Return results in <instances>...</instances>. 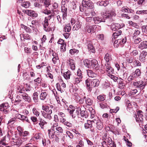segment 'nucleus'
<instances>
[{
	"mask_svg": "<svg viewBox=\"0 0 147 147\" xmlns=\"http://www.w3.org/2000/svg\"><path fill=\"white\" fill-rule=\"evenodd\" d=\"M97 98L98 100L100 101H103L105 100V96L104 95L100 94L97 96Z\"/></svg>",
	"mask_w": 147,
	"mask_h": 147,
	"instance_id": "nucleus-48",
	"label": "nucleus"
},
{
	"mask_svg": "<svg viewBox=\"0 0 147 147\" xmlns=\"http://www.w3.org/2000/svg\"><path fill=\"white\" fill-rule=\"evenodd\" d=\"M67 63L72 70H74L75 69L76 66L74 60L69 58L67 61Z\"/></svg>",
	"mask_w": 147,
	"mask_h": 147,
	"instance_id": "nucleus-14",
	"label": "nucleus"
},
{
	"mask_svg": "<svg viewBox=\"0 0 147 147\" xmlns=\"http://www.w3.org/2000/svg\"><path fill=\"white\" fill-rule=\"evenodd\" d=\"M30 4L29 1H25L21 4V5L25 8H27L30 6Z\"/></svg>",
	"mask_w": 147,
	"mask_h": 147,
	"instance_id": "nucleus-42",
	"label": "nucleus"
},
{
	"mask_svg": "<svg viewBox=\"0 0 147 147\" xmlns=\"http://www.w3.org/2000/svg\"><path fill=\"white\" fill-rule=\"evenodd\" d=\"M128 24H129L130 25L134 27L135 28H137L138 26V25L136 23L133 22L131 21H129L128 22Z\"/></svg>",
	"mask_w": 147,
	"mask_h": 147,
	"instance_id": "nucleus-57",
	"label": "nucleus"
},
{
	"mask_svg": "<svg viewBox=\"0 0 147 147\" xmlns=\"http://www.w3.org/2000/svg\"><path fill=\"white\" fill-rule=\"evenodd\" d=\"M21 96L23 100L26 101H27L29 102H30L31 101V99L30 96H29L28 94L25 92L21 95Z\"/></svg>",
	"mask_w": 147,
	"mask_h": 147,
	"instance_id": "nucleus-18",
	"label": "nucleus"
},
{
	"mask_svg": "<svg viewBox=\"0 0 147 147\" xmlns=\"http://www.w3.org/2000/svg\"><path fill=\"white\" fill-rule=\"evenodd\" d=\"M66 44H65L63 45L59 46L60 47V51L61 52H64L66 50Z\"/></svg>",
	"mask_w": 147,
	"mask_h": 147,
	"instance_id": "nucleus-50",
	"label": "nucleus"
},
{
	"mask_svg": "<svg viewBox=\"0 0 147 147\" xmlns=\"http://www.w3.org/2000/svg\"><path fill=\"white\" fill-rule=\"evenodd\" d=\"M0 107H3L4 109H7L9 107V105L7 103H3L0 105Z\"/></svg>",
	"mask_w": 147,
	"mask_h": 147,
	"instance_id": "nucleus-52",
	"label": "nucleus"
},
{
	"mask_svg": "<svg viewBox=\"0 0 147 147\" xmlns=\"http://www.w3.org/2000/svg\"><path fill=\"white\" fill-rule=\"evenodd\" d=\"M102 18L99 16L94 17L93 18V20L95 24H98L102 22Z\"/></svg>",
	"mask_w": 147,
	"mask_h": 147,
	"instance_id": "nucleus-25",
	"label": "nucleus"
},
{
	"mask_svg": "<svg viewBox=\"0 0 147 147\" xmlns=\"http://www.w3.org/2000/svg\"><path fill=\"white\" fill-rule=\"evenodd\" d=\"M116 31L113 33L112 35V42H113V38L115 39L117 38L118 36L121 35L122 32L121 30H115Z\"/></svg>",
	"mask_w": 147,
	"mask_h": 147,
	"instance_id": "nucleus-20",
	"label": "nucleus"
},
{
	"mask_svg": "<svg viewBox=\"0 0 147 147\" xmlns=\"http://www.w3.org/2000/svg\"><path fill=\"white\" fill-rule=\"evenodd\" d=\"M77 75L80 78H83V76L80 69H79L77 72Z\"/></svg>",
	"mask_w": 147,
	"mask_h": 147,
	"instance_id": "nucleus-60",
	"label": "nucleus"
},
{
	"mask_svg": "<svg viewBox=\"0 0 147 147\" xmlns=\"http://www.w3.org/2000/svg\"><path fill=\"white\" fill-rule=\"evenodd\" d=\"M61 12L63 13V18L64 20L66 19L67 15V8L64 5L61 6Z\"/></svg>",
	"mask_w": 147,
	"mask_h": 147,
	"instance_id": "nucleus-15",
	"label": "nucleus"
},
{
	"mask_svg": "<svg viewBox=\"0 0 147 147\" xmlns=\"http://www.w3.org/2000/svg\"><path fill=\"white\" fill-rule=\"evenodd\" d=\"M138 48L141 50L147 48V41H144L141 42Z\"/></svg>",
	"mask_w": 147,
	"mask_h": 147,
	"instance_id": "nucleus-21",
	"label": "nucleus"
},
{
	"mask_svg": "<svg viewBox=\"0 0 147 147\" xmlns=\"http://www.w3.org/2000/svg\"><path fill=\"white\" fill-rule=\"evenodd\" d=\"M141 62L137 59H135L133 62V65L135 67L141 66Z\"/></svg>",
	"mask_w": 147,
	"mask_h": 147,
	"instance_id": "nucleus-40",
	"label": "nucleus"
},
{
	"mask_svg": "<svg viewBox=\"0 0 147 147\" xmlns=\"http://www.w3.org/2000/svg\"><path fill=\"white\" fill-rule=\"evenodd\" d=\"M39 125L42 129H44V126L47 124V123L44 119L39 117Z\"/></svg>",
	"mask_w": 147,
	"mask_h": 147,
	"instance_id": "nucleus-19",
	"label": "nucleus"
},
{
	"mask_svg": "<svg viewBox=\"0 0 147 147\" xmlns=\"http://www.w3.org/2000/svg\"><path fill=\"white\" fill-rule=\"evenodd\" d=\"M132 74L137 79L139 77L140 78V76H141L142 74L141 71L139 69L137 68Z\"/></svg>",
	"mask_w": 147,
	"mask_h": 147,
	"instance_id": "nucleus-17",
	"label": "nucleus"
},
{
	"mask_svg": "<svg viewBox=\"0 0 147 147\" xmlns=\"http://www.w3.org/2000/svg\"><path fill=\"white\" fill-rule=\"evenodd\" d=\"M24 87L22 86H20L17 87V93L20 95H22L25 92Z\"/></svg>",
	"mask_w": 147,
	"mask_h": 147,
	"instance_id": "nucleus-16",
	"label": "nucleus"
},
{
	"mask_svg": "<svg viewBox=\"0 0 147 147\" xmlns=\"http://www.w3.org/2000/svg\"><path fill=\"white\" fill-rule=\"evenodd\" d=\"M52 61L54 64H57L58 63L59 61L58 56L56 57H53Z\"/></svg>",
	"mask_w": 147,
	"mask_h": 147,
	"instance_id": "nucleus-51",
	"label": "nucleus"
},
{
	"mask_svg": "<svg viewBox=\"0 0 147 147\" xmlns=\"http://www.w3.org/2000/svg\"><path fill=\"white\" fill-rule=\"evenodd\" d=\"M81 110V109L80 108H77L76 110L67 109V111L69 114L74 118L79 117V116Z\"/></svg>",
	"mask_w": 147,
	"mask_h": 147,
	"instance_id": "nucleus-3",
	"label": "nucleus"
},
{
	"mask_svg": "<svg viewBox=\"0 0 147 147\" xmlns=\"http://www.w3.org/2000/svg\"><path fill=\"white\" fill-rule=\"evenodd\" d=\"M104 59L107 63L111 61L112 59L111 55L108 53L105 55Z\"/></svg>",
	"mask_w": 147,
	"mask_h": 147,
	"instance_id": "nucleus-33",
	"label": "nucleus"
},
{
	"mask_svg": "<svg viewBox=\"0 0 147 147\" xmlns=\"http://www.w3.org/2000/svg\"><path fill=\"white\" fill-rule=\"evenodd\" d=\"M21 27L23 29H24L27 32L30 33L31 32V30L28 27L25 26L24 24L21 25Z\"/></svg>",
	"mask_w": 147,
	"mask_h": 147,
	"instance_id": "nucleus-39",
	"label": "nucleus"
},
{
	"mask_svg": "<svg viewBox=\"0 0 147 147\" xmlns=\"http://www.w3.org/2000/svg\"><path fill=\"white\" fill-rule=\"evenodd\" d=\"M84 98L85 99L86 103L88 105L90 106L92 105L93 101L91 98L86 96H84Z\"/></svg>",
	"mask_w": 147,
	"mask_h": 147,
	"instance_id": "nucleus-28",
	"label": "nucleus"
},
{
	"mask_svg": "<svg viewBox=\"0 0 147 147\" xmlns=\"http://www.w3.org/2000/svg\"><path fill=\"white\" fill-rule=\"evenodd\" d=\"M84 64L86 67L90 68L91 61L88 59H85L83 61Z\"/></svg>",
	"mask_w": 147,
	"mask_h": 147,
	"instance_id": "nucleus-37",
	"label": "nucleus"
},
{
	"mask_svg": "<svg viewBox=\"0 0 147 147\" xmlns=\"http://www.w3.org/2000/svg\"><path fill=\"white\" fill-rule=\"evenodd\" d=\"M99 68V64L97 61L95 59H93L91 61L90 68L93 69L97 70Z\"/></svg>",
	"mask_w": 147,
	"mask_h": 147,
	"instance_id": "nucleus-9",
	"label": "nucleus"
},
{
	"mask_svg": "<svg viewBox=\"0 0 147 147\" xmlns=\"http://www.w3.org/2000/svg\"><path fill=\"white\" fill-rule=\"evenodd\" d=\"M24 12L27 14L28 16L36 18L38 16V14L35 11L29 10H24Z\"/></svg>",
	"mask_w": 147,
	"mask_h": 147,
	"instance_id": "nucleus-13",
	"label": "nucleus"
},
{
	"mask_svg": "<svg viewBox=\"0 0 147 147\" xmlns=\"http://www.w3.org/2000/svg\"><path fill=\"white\" fill-rule=\"evenodd\" d=\"M139 60L142 63L145 62L147 60V52L143 51L140 53L139 56Z\"/></svg>",
	"mask_w": 147,
	"mask_h": 147,
	"instance_id": "nucleus-5",
	"label": "nucleus"
},
{
	"mask_svg": "<svg viewBox=\"0 0 147 147\" xmlns=\"http://www.w3.org/2000/svg\"><path fill=\"white\" fill-rule=\"evenodd\" d=\"M135 59L134 57H131L129 58H127L126 59L127 61L129 63H133Z\"/></svg>",
	"mask_w": 147,
	"mask_h": 147,
	"instance_id": "nucleus-55",
	"label": "nucleus"
},
{
	"mask_svg": "<svg viewBox=\"0 0 147 147\" xmlns=\"http://www.w3.org/2000/svg\"><path fill=\"white\" fill-rule=\"evenodd\" d=\"M22 140H21L20 139H18L16 140L15 141H13V142L14 143L12 142V144H13L14 145H16L19 147L22 144Z\"/></svg>",
	"mask_w": 147,
	"mask_h": 147,
	"instance_id": "nucleus-32",
	"label": "nucleus"
},
{
	"mask_svg": "<svg viewBox=\"0 0 147 147\" xmlns=\"http://www.w3.org/2000/svg\"><path fill=\"white\" fill-rule=\"evenodd\" d=\"M32 111L34 114L37 117H38L39 115V112L37 111L35 108H33V109Z\"/></svg>",
	"mask_w": 147,
	"mask_h": 147,
	"instance_id": "nucleus-54",
	"label": "nucleus"
},
{
	"mask_svg": "<svg viewBox=\"0 0 147 147\" xmlns=\"http://www.w3.org/2000/svg\"><path fill=\"white\" fill-rule=\"evenodd\" d=\"M86 80H90L89 81L90 85H91L93 87L98 86L100 84V81L98 79H94L92 80H91L88 78Z\"/></svg>",
	"mask_w": 147,
	"mask_h": 147,
	"instance_id": "nucleus-11",
	"label": "nucleus"
},
{
	"mask_svg": "<svg viewBox=\"0 0 147 147\" xmlns=\"http://www.w3.org/2000/svg\"><path fill=\"white\" fill-rule=\"evenodd\" d=\"M34 138L35 139L38 140H40L42 139V138L41 136L40 135V134L39 133H37L34 136Z\"/></svg>",
	"mask_w": 147,
	"mask_h": 147,
	"instance_id": "nucleus-58",
	"label": "nucleus"
},
{
	"mask_svg": "<svg viewBox=\"0 0 147 147\" xmlns=\"http://www.w3.org/2000/svg\"><path fill=\"white\" fill-rule=\"evenodd\" d=\"M82 26V23H81L79 20L76 21V24L74 26L73 29L74 30H77L80 28Z\"/></svg>",
	"mask_w": 147,
	"mask_h": 147,
	"instance_id": "nucleus-30",
	"label": "nucleus"
},
{
	"mask_svg": "<svg viewBox=\"0 0 147 147\" xmlns=\"http://www.w3.org/2000/svg\"><path fill=\"white\" fill-rule=\"evenodd\" d=\"M55 13H52L51 15H50L47 17H46L45 18L44 22L43 24V29L46 31L49 32L50 30H52L51 27V24L49 25L48 22V20H49L52 17L54 16Z\"/></svg>",
	"mask_w": 147,
	"mask_h": 147,
	"instance_id": "nucleus-1",
	"label": "nucleus"
},
{
	"mask_svg": "<svg viewBox=\"0 0 147 147\" xmlns=\"http://www.w3.org/2000/svg\"><path fill=\"white\" fill-rule=\"evenodd\" d=\"M126 106L127 107V110L128 111L131 112L133 111L132 106L130 103H127Z\"/></svg>",
	"mask_w": 147,
	"mask_h": 147,
	"instance_id": "nucleus-44",
	"label": "nucleus"
},
{
	"mask_svg": "<svg viewBox=\"0 0 147 147\" xmlns=\"http://www.w3.org/2000/svg\"><path fill=\"white\" fill-rule=\"evenodd\" d=\"M136 13L138 14H147V10L138 11H137Z\"/></svg>",
	"mask_w": 147,
	"mask_h": 147,
	"instance_id": "nucleus-62",
	"label": "nucleus"
},
{
	"mask_svg": "<svg viewBox=\"0 0 147 147\" xmlns=\"http://www.w3.org/2000/svg\"><path fill=\"white\" fill-rule=\"evenodd\" d=\"M109 131L115 134H116L117 132V131L115 130V127L113 125H110V130Z\"/></svg>",
	"mask_w": 147,
	"mask_h": 147,
	"instance_id": "nucleus-47",
	"label": "nucleus"
},
{
	"mask_svg": "<svg viewBox=\"0 0 147 147\" xmlns=\"http://www.w3.org/2000/svg\"><path fill=\"white\" fill-rule=\"evenodd\" d=\"M133 85L136 88H139L140 90H142L145 88L146 84V82H144L142 80H136L133 82Z\"/></svg>",
	"mask_w": 147,
	"mask_h": 147,
	"instance_id": "nucleus-2",
	"label": "nucleus"
},
{
	"mask_svg": "<svg viewBox=\"0 0 147 147\" xmlns=\"http://www.w3.org/2000/svg\"><path fill=\"white\" fill-rule=\"evenodd\" d=\"M92 122H93L92 121L88 120L87 123L84 124V127L86 129L90 128L92 127Z\"/></svg>",
	"mask_w": 147,
	"mask_h": 147,
	"instance_id": "nucleus-24",
	"label": "nucleus"
},
{
	"mask_svg": "<svg viewBox=\"0 0 147 147\" xmlns=\"http://www.w3.org/2000/svg\"><path fill=\"white\" fill-rule=\"evenodd\" d=\"M96 27L94 25L90 26L87 24L86 27V30L87 32L90 33H92L95 32V28Z\"/></svg>",
	"mask_w": 147,
	"mask_h": 147,
	"instance_id": "nucleus-10",
	"label": "nucleus"
},
{
	"mask_svg": "<svg viewBox=\"0 0 147 147\" xmlns=\"http://www.w3.org/2000/svg\"><path fill=\"white\" fill-rule=\"evenodd\" d=\"M71 75V72L70 71L68 70L67 72L64 73L63 76L65 79L68 80L70 79Z\"/></svg>",
	"mask_w": 147,
	"mask_h": 147,
	"instance_id": "nucleus-35",
	"label": "nucleus"
},
{
	"mask_svg": "<svg viewBox=\"0 0 147 147\" xmlns=\"http://www.w3.org/2000/svg\"><path fill=\"white\" fill-rule=\"evenodd\" d=\"M65 32H69L71 29V27L70 24H67L65 27Z\"/></svg>",
	"mask_w": 147,
	"mask_h": 147,
	"instance_id": "nucleus-43",
	"label": "nucleus"
},
{
	"mask_svg": "<svg viewBox=\"0 0 147 147\" xmlns=\"http://www.w3.org/2000/svg\"><path fill=\"white\" fill-rule=\"evenodd\" d=\"M121 39H117L116 40H115L114 43V46L115 47H117L119 46H121Z\"/></svg>",
	"mask_w": 147,
	"mask_h": 147,
	"instance_id": "nucleus-34",
	"label": "nucleus"
},
{
	"mask_svg": "<svg viewBox=\"0 0 147 147\" xmlns=\"http://www.w3.org/2000/svg\"><path fill=\"white\" fill-rule=\"evenodd\" d=\"M88 48L89 51L92 53H94L95 52V49L93 45L91 42H90L88 45Z\"/></svg>",
	"mask_w": 147,
	"mask_h": 147,
	"instance_id": "nucleus-23",
	"label": "nucleus"
},
{
	"mask_svg": "<svg viewBox=\"0 0 147 147\" xmlns=\"http://www.w3.org/2000/svg\"><path fill=\"white\" fill-rule=\"evenodd\" d=\"M137 115L136 114L134 116L136 119V121L138 123H142L143 121V115L142 114V112L141 110L137 111Z\"/></svg>",
	"mask_w": 147,
	"mask_h": 147,
	"instance_id": "nucleus-6",
	"label": "nucleus"
},
{
	"mask_svg": "<svg viewBox=\"0 0 147 147\" xmlns=\"http://www.w3.org/2000/svg\"><path fill=\"white\" fill-rule=\"evenodd\" d=\"M125 25L123 23L119 24L113 23L111 26V29L112 30L115 31L122 28Z\"/></svg>",
	"mask_w": 147,
	"mask_h": 147,
	"instance_id": "nucleus-8",
	"label": "nucleus"
},
{
	"mask_svg": "<svg viewBox=\"0 0 147 147\" xmlns=\"http://www.w3.org/2000/svg\"><path fill=\"white\" fill-rule=\"evenodd\" d=\"M54 131L51 129L48 130L49 136L50 139H53L54 137V134L56 132H55Z\"/></svg>",
	"mask_w": 147,
	"mask_h": 147,
	"instance_id": "nucleus-31",
	"label": "nucleus"
},
{
	"mask_svg": "<svg viewBox=\"0 0 147 147\" xmlns=\"http://www.w3.org/2000/svg\"><path fill=\"white\" fill-rule=\"evenodd\" d=\"M77 143L78 145L76 146V147H84V142L82 138L79 140Z\"/></svg>",
	"mask_w": 147,
	"mask_h": 147,
	"instance_id": "nucleus-36",
	"label": "nucleus"
},
{
	"mask_svg": "<svg viewBox=\"0 0 147 147\" xmlns=\"http://www.w3.org/2000/svg\"><path fill=\"white\" fill-rule=\"evenodd\" d=\"M51 1L50 0H45L44 4L45 5L46 7H48L51 4Z\"/></svg>",
	"mask_w": 147,
	"mask_h": 147,
	"instance_id": "nucleus-56",
	"label": "nucleus"
},
{
	"mask_svg": "<svg viewBox=\"0 0 147 147\" xmlns=\"http://www.w3.org/2000/svg\"><path fill=\"white\" fill-rule=\"evenodd\" d=\"M30 119L33 122L34 124H36L38 123V119L36 117L32 116L31 117Z\"/></svg>",
	"mask_w": 147,
	"mask_h": 147,
	"instance_id": "nucleus-49",
	"label": "nucleus"
},
{
	"mask_svg": "<svg viewBox=\"0 0 147 147\" xmlns=\"http://www.w3.org/2000/svg\"><path fill=\"white\" fill-rule=\"evenodd\" d=\"M106 141L107 142V143H108V145H110L113 144V141L111 138L109 137H108Z\"/></svg>",
	"mask_w": 147,
	"mask_h": 147,
	"instance_id": "nucleus-59",
	"label": "nucleus"
},
{
	"mask_svg": "<svg viewBox=\"0 0 147 147\" xmlns=\"http://www.w3.org/2000/svg\"><path fill=\"white\" fill-rule=\"evenodd\" d=\"M47 95V93L46 92H42L39 96L40 99L42 100H45L46 98Z\"/></svg>",
	"mask_w": 147,
	"mask_h": 147,
	"instance_id": "nucleus-29",
	"label": "nucleus"
},
{
	"mask_svg": "<svg viewBox=\"0 0 147 147\" xmlns=\"http://www.w3.org/2000/svg\"><path fill=\"white\" fill-rule=\"evenodd\" d=\"M137 80L136 78L135 77V76H134L132 74H131L127 78V80L129 82L133 80Z\"/></svg>",
	"mask_w": 147,
	"mask_h": 147,
	"instance_id": "nucleus-46",
	"label": "nucleus"
},
{
	"mask_svg": "<svg viewBox=\"0 0 147 147\" xmlns=\"http://www.w3.org/2000/svg\"><path fill=\"white\" fill-rule=\"evenodd\" d=\"M113 73H109L107 74V75L110 78L112 79L115 82H116L117 81V80H118V77H116V76H115L113 75L112 74Z\"/></svg>",
	"mask_w": 147,
	"mask_h": 147,
	"instance_id": "nucleus-41",
	"label": "nucleus"
},
{
	"mask_svg": "<svg viewBox=\"0 0 147 147\" xmlns=\"http://www.w3.org/2000/svg\"><path fill=\"white\" fill-rule=\"evenodd\" d=\"M57 43L59 45V46L66 44V43L64 42V40L63 39H59V40L57 42Z\"/></svg>",
	"mask_w": 147,
	"mask_h": 147,
	"instance_id": "nucleus-61",
	"label": "nucleus"
},
{
	"mask_svg": "<svg viewBox=\"0 0 147 147\" xmlns=\"http://www.w3.org/2000/svg\"><path fill=\"white\" fill-rule=\"evenodd\" d=\"M89 81L90 80H86L85 81V83L88 91L91 92L92 91V87H90L91 85H90V83Z\"/></svg>",
	"mask_w": 147,
	"mask_h": 147,
	"instance_id": "nucleus-38",
	"label": "nucleus"
},
{
	"mask_svg": "<svg viewBox=\"0 0 147 147\" xmlns=\"http://www.w3.org/2000/svg\"><path fill=\"white\" fill-rule=\"evenodd\" d=\"M92 121L94 123H96V127L99 130H101L103 127V124L101 121L97 117H95Z\"/></svg>",
	"mask_w": 147,
	"mask_h": 147,
	"instance_id": "nucleus-4",
	"label": "nucleus"
},
{
	"mask_svg": "<svg viewBox=\"0 0 147 147\" xmlns=\"http://www.w3.org/2000/svg\"><path fill=\"white\" fill-rule=\"evenodd\" d=\"M125 84L123 80L120 78L119 81L118 86L120 89H123L125 86Z\"/></svg>",
	"mask_w": 147,
	"mask_h": 147,
	"instance_id": "nucleus-27",
	"label": "nucleus"
},
{
	"mask_svg": "<svg viewBox=\"0 0 147 147\" xmlns=\"http://www.w3.org/2000/svg\"><path fill=\"white\" fill-rule=\"evenodd\" d=\"M87 73L88 76L90 77H96L97 76V74L91 70H87Z\"/></svg>",
	"mask_w": 147,
	"mask_h": 147,
	"instance_id": "nucleus-22",
	"label": "nucleus"
},
{
	"mask_svg": "<svg viewBox=\"0 0 147 147\" xmlns=\"http://www.w3.org/2000/svg\"><path fill=\"white\" fill-rule=\"evenodd\" d=\"M38 94L37 92H34L33 94V100L35 103H37L38 101Z\"/></svg>",
	"mask_w": 147,
	"mask_h": 147,
	"instance_id": "nucleus-26",
	"label": "nucleus"
},
{
	"mask_svg": "<svg viewBox=\"0 0 147 147\" xmlns=\"http://www.w3.org/2000/svg\"><path fill=\"white\" fill-rule=\"evenodd\" d=\"M82 4L86 8L88 7L92 9L94 7V3L90 0H83L82 2Z\"/></svg>",
	"mask_w": 147,
	"mask_h": 147,
	"instance_id": "nucleus-7",
	"label": "nucleus"
},
{
	"mask_svg": "<svg viewBox=\"0 0 147 147\" xmlns=\"http://www.w3.org/2000/svg\"><path fill=\"white\" fill-rule=\"evenodd\" d=\"M97 37L98 39L101 40H104V35L103 34H98L97 35Z\"/></svg>",
	"mask_w": 147,
	"mask_h": 147,
	"instance_id": "nucleus-63",
	"label": "nucleus"
},
{
	"mask_svg": "<svg viewBox=\"0 0 147 147\" xmlns=\"http://www.w3.org/2000/svg\"><path fill=\"white\" fill-rule=\"evenodd\" d=\"M79 51V50L74 49H71L69 50V53L71 55L77 54Z\"/></svg>",
	"mask_w": 147,
	"mask_h": 147,
	"instance_id": "nucleus-45",
	"label": "nucleus"
},
{
	"mask_svg": "<svg viewBox=\"0 0 147 147\" xmlns=\"http://www.w3.org/2000/svg\"><path fill=\"white\" fill-rule=\"evenodd\" d=\"M104 68L107 72L108 74L114 73V69L111 67L110 64L108 63L105 64Z\"/></svg>",
	"mask_w": 147,
	"mask_h": 147,
	"instance_id": "nucleus-12",
	"label": "nucleus"
},
{
	"mask_svg": "<svg viewBox=\"0 0 147 147\" xmlns=\"http://www.w3.org/2000/svg\"><path fill=\"white\" fill-rule=\"evenodd\" d=\"M80 78L77 77L75 78L74 84H78L80 83V81L82 80V79Z\"/></svg>",
	"mask_w": 147,
	"mask_h": 147,
	"instance_id": "nucleus-53",
	"label": "nucleus"
},
{
	"mask_svg": "<svg viewBox=\"0 0 147 147\" xmlns=\"http://www.w3.org/2000/svg\"><path fill=\"white\" fill-rule=\"evenodd\" d=\"M24 51L25 53L29 54L31 53L32 52V51L30 48L27 47L24 48Z\"/></svg>",
	"mask_w": 147,
	"mask_h": 147,
	"instance_id": "nucleus-64",
	"label": "nucleus"
}]
</instances>
